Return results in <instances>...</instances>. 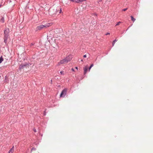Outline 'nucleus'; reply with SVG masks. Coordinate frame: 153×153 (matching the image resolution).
Here are the masks:
<instances>
[{
	"mask_svg": "<svg viewBox=\"0 0 153 153\" xmlns=\"http://www.w3.org/2000/svg\"><path fill=\"white\" fill-rule=\"evenodd\" d=\"M58 11H59V13H60L62 11L61 8L55 7L54 8H50L49 10V13L51 15L53 16L56 14Z\"/></svg>",
	"mask_w": 153,
	"mask_h": 153,
	"instance_id": "obj_1",
	"label": "nucleus"
},
{
	"mask_svg": "<svg viewBox=\"0 0 153 153\" xmlns=\"http://www.w3.org/2000/svg\"><path fill=\"white\" fill-rule=\"evenodd\" d=\"M72 58V57L71 55H69L68 56L66 57L65 58L60 61L58 63V65H60L61 64L67 63L69 61H70L71 60Z\"/></svg>",
	"mask_w": 153,
	"mask_h": 153,
	"instance_id": "obj_2",
	"label": "nucleus"
},
{
	"mask_svg": "<svg viewBox=\"0 0 153 153\" xmlns=\"http://www.w3.org/2000/svg\"><path fill=\"white\" fill-rule=\"evenodd\" d=\"M9 32V29L7 28H6L4 30V42L5 44L7 42V40L8 37Z\"/></svg>",
	"mask_w": 153,
	"mask_h": 153,
	"instance_id": "obj_3",
	"label": "nucleus"
},
{
	"mask_svg": "<svg viewBox=\"0 0 153 153\" xmlns=\"http://www.w3.org/2000/svg\"><path fill=\"white\" fill-rule=\"evenodd\" d=\"M52 24L51 23H49L45 24L44 25H40L37 27V30H40L44 27L47 28L51 26V25Z\"/></svg>",
	"mask_w": 153,
	"mask_h": 153,
	"instance_id": "obj_4",
	"label": "nucleus"
},
{
	"mask_svg": "<svg viewBox=\"0 0 153 153\" xmlns=\"http://www.w3.org/2000/svg\"><path fill=\"white\" fill-rule=\"evenodd\" d=\"M25 67L26 68L29 67V65L28 64H22L21 65L19 66V68L21 69L22 68H24V67Z\"/></svg>",
	"mask_w": 153,
	"mask_h": 153,
	"instance_id": "obj_5",
	"label": "nucleus"
},
{
	"mask_svg": "<svg viewBox=\"0 0 153 153\" xmlns=\"http://www.w3.org/2000/svg\"><path fill=\"white\" fill-rule=\"evenodd\" d=\"M67 90L66 89H64L61 92L60 95V96H63L66 95V94Z\"/></svg>",
	"mask_w": 153,
	"mask_h": 153,
	"instance_id": "obj_6",
	"label": "nucleus"
},
{
	"mask_svg": "<svg viewBox=\"0 0 153 153\" xmlns=\"http://www.w3.org/2000/svg\"><path fill=\"white\" fill-rule=\"evenodd\" d=\"M88 69V66L87 65L85 66L83 68L84 74H86L87 73V72Z\"/></svg>",
	"mask_w": 153,
	"mask_h": 153,
	"instance_id": "obj_7",
	"label": "nucleus"
},
{
	"mask_svg": "<svg viewBox=\"0 0 153 153\" xmlns=\"http://www.w3.org/2000/svg\"><path fill=\"white\" fill-rule=\"evenodd\" d=\"M14 146H13L12 147L9 151L8 153H13L14 152Z\"/></svg>",
	"mask_w": 153,
	"mask_h": 153,
	"instance_id": "obj_8",
	"label": "nucleus"
},
{
	"mask_svg": "<svg viewBox=\"0 0 153 153\" xmlns=\"http://www.w3.org/2000/svg\"><path fill=\"white\" fill-rule=\"evenodd\" d=\"M85 0H76V3H80L82 2L83 1H85Z\"/></svg>",
	"mask_w": 153,
	"mask_h": 153,
	"instance_id": "obj_9",
	"label": "nucleus"
},
{
	"mask_svg": "<svg viewBox=\"0 0 153 153\" xmlns=\"http://www.w3.org/2000/svg\"><path fill=\"white\" fill-rule=\"evenodd\" d=\"M131 20L133 21V22H134L136 20V19L134 18L133 16H131Z\"/></svg>",
	"mask_w": 153,
	"mask_h": 153,
	"instance_id": "obj_10",
	"label": "nucleus"
},
{
	"mask_svg": "<svg viewBox=\"0 0 153 153\" xmlns=\"http://www.w3.org/2000/svg\"><path fill=\"white\" fill-rule=\"evenodd\" d=\"M117 40H116V39H115V40H114L113 41V43H112V46H114V44H115V42H117Z\"/></svg>",
	"mask_w": 153,
	"mask_h": 153,
	"instance_id": "obj_11",
	"label": "nucleus"
},
{
	"mask_svg": "<svg viewBox=\"0 0 153 153\" xmlns=\"http://www.w3.org/2000/svg\"><path fill=\"white\" fill-rule=\"evenodd\" d=\"M93 65H94L93 64H92L90 66V67L89 68V71H90V70L91 69L93 66Z\"/></svg>",
	"mask_w": 153,
	"mask_h": 153,
	"instance_id": "obj_12",
	"label": "nucleus"
},
{
	"mask_svg": "<svg viewBox=\"0 0 153 153\" xmlns=\"http://www.w3.org/2000/svg\"><path fill=\"white\" fill-rule=\"evenodd\" d=\"M3 59L2 57L0 58V63H1V62L3 61Z\"/></svg>",
	"mask_w": 153,
	"mask_h": 153,
	"instance_id": "obj_13",
	"label": "nucleus"
},
{
	"mask_svg": "<svg viewBox=\"0 0 153 153\" xmlns=\"http://www.w3.org/2000/svg\"><path fill=\"white\" fill-rule=\"evenodd\" d=\"M1 21L2 22H4V18L3 17H2L1 19Z\"/></svg>",
	"mask_w": 153,
	"mask_h": 153,
	"instance_id": "obj_14",
	"label": "nucleus"
},
{
	"mask_svg": "<svg viewBox=\"0 0 153 153\" xmlns=\"http://www.w3.org/2000/svg\"><path fill=\"white\" fill-rule=\"evenodd\" d=\"M60 73L61 74L64 75V72L63 71H61L60 72Z\"/></svg>",
	"mask_w": 153,
	"mask_h": 153,
	"instance_id": "obj_15",
	"label": "nucleus"
},
{
	"mask_svg": "<svg viewBox=\"0 0 153 153\" xmlns=\"http://www.w3.org/2000/svg\"><path fill=\"white\" fill-rule=\"evenodd\" d=\"M36 150V149L35 148L33 147L31 150V152L33 150Z\"/></svg>",
	"mask_w": 153,
	"mask_h": 153,
	"instance_id": "obj_16",
	"label": "nucleus"
},
{
	"mask_svg": "<svg viewBox=\"0 0 153 153\" xmlns=\"http://www.w3.org/2000/svg\"><path fill=\"white\" fill-rule=\"evenodd\" d=\"M121 23V22H118L116 25V26L120 24V23Z\"/></svg>",
	"mask_w": 153,
	"mask_h": 153,
	"instance_id": "obj_17",
	"label": "nucleus"
},
{
	"mask_svg": "<svg viewBox=\"0 0 153 153\" xmlns=\"http://www.w3.org/2000/svg\"><path fill=\"white\" fill-rule=\"evenodd\" d=\"M71 1H73V2H75L76 3V0H70Z\"/></svg>",
	"mask_w": 153,
	"mask_h": 153,
	"instance_id": "obj_18",
	"label": "nucleus"
},
{
	"mask_svg": "<svg viewBox=\"0 0 153 153\" xmlns=\"http://www.w3.org/2000/svg\"><path fill=\"white\" fill-rule=\"evenodd\" d=\"M46 114L45 111L44 112V113H43V115H44L45 116L46 115Z\"/></svg>",
	"mask_w": 153,
	"mask_h": 153,
	"instance_id": "obj_19",
	"label": "nucleus"
},
{
	"mask_svg": "<svg viewBox=\"0 0 153 153\" xmlns=\"http://www.w3.org/2000/svg\"><path fill=\"white\" fill-rule=\"evenodd\" d=\"M33 131H34V132H36V129L35 128L33 129Z\"/></svg>",
	"mask_w": 153,
	"mask_h": 153,
	"instance_id": "obj_20",
	"label": "nucleus"
},
{
	"mask_svg": "<svg viewBox=\"0 0 153 153\" xmlns=\"http://www.w3.org/2000/svg\"><path fill=\"white\" fill-rule=\"evenodd\" d=\"M127 10V8L124 9L123 10L124 11H125Z\"/></svg>",
	"mask_w": 153,
	"mask_h": 153,
	"instance_id": "obj_21",
	"label": "nucleus"
},
{
	"mask_svg": "<svg viewBox=\"0 0 153 153\" xmlns=\"http://www.w3.org/2000/svg\"><path fill=\"white\" fill-rule=\"evenodd\" d=\"M110 34V33H107L106 34V35H109Z\"/></svg>",
	"mask_w": 153,
	"mask_h": 153,
	"instance_id": "obj_22",
	"label": "nucleus"
},
{
	"mask_svg": "<svg viewBox=\"0 0 153 153\" xmlns=\"http://www.w3.org/2000/svg\"><path fill=\"white\" fill-rule=\"evenodd\" d=\"M34 45V44L33 43H31L30 44V46H32L33 45Z\"/></svg>",
	"mask_w": 153,
	"mask_h": 153,
	"instance_id": "obj_23",
	"label": "nucleus"
},
{
	"mask_svg": "<svg viewBox=\"0 0 153 153\" xmlns=\"http://www.w3.org/2000/svg\"><path fill=\"white\" fill-rule=\"evenodd\" d=\"M83 57H84V58H85V57H86V55H84L83 56Z\"/></svg>",
	"mask_w": 153,
	"mask_h": 153,
	"instance_id": "obj_24",
	"label": "nucleus"
},
{
	"mask_svg": "<svg viewBox=\"0 0 153 153\" xmlns=\"http://www.w3.org/2000/svg\"><path fill=\"white\" fill-rule=\"evenodd\" d=\"M71 70H72V71H74V69L73 68H72L71 69Z\"/></svg>",
	"mask_w": 153,
	"mask_h": 153,
	"instance_id": "obj_25",
	"label": "nucleus"
},
{
	"mask_svg": "<svg viewBox=\"0 0 153 153\" xmlns=\"http://www.w3.org/2000/svg\"><path fill=\"white\" fill-rule=\"evenodd\" d=\"M75 68L77 70H78V68L77 67H76Z\"/></svg>",
	"mask_w": 153,
	"mask_h": 153,
	"instance_id": "obj_26",
	"label": "nucleus"
},
{
	"mask_svg": "<svg viewBox=\"0 0 153 153\" xmlns=\"http://www.w3.org/2000/svg\"><path fill=\"white\" fill-rule=\"evenodd\" d=\"M60 97H64V96H60Z\"/></svg>",
	"mask_w": 153,
	"mask_h": 153,
	"instance_id": "obj_27",
	"label": "nucleus"
},
{
	"mask_svg": "<svg viewBox=\"0 0 153 153\" xmlns=\"http://www.w3.org/2000/svg\"><path fill=\"white\" fill-rule=\"evenodd\" d=\"M1 6V5H0V7Z\"/></svg>",
	"mask_w": 153,
	"mask_h": 153,
	"instance_id": "obj_28",
	"label": "nucleus"
}]
</instances>
